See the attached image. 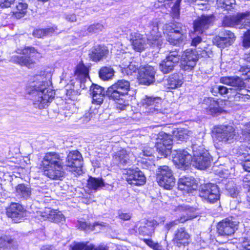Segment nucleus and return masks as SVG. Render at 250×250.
<instances>
[{
  "mask_svg": "<svg viewBox=\"0 0 250 250\" xmlns=\"http://www.w3.org/2000/svg\"><path fill=\"white\" fill-rule=\"evenodd\" d=\"M83 158L77 150L70 151L65 160L62 155L55 152L45 153L42 161L44 174L53 180H62L65 174V167L69 170L79 172L82 167Z\"/></svg>",
  "mask_w": 250,
  "mask_h": 250,
  "instance_id": "f257e3e1",
  "label": "nucleus"
},
{
  "mask_svg": "<svg viewBox=\"0 0 250 250\" xmlns=\"http://www.w3.org/2000/svg\"><path fill=\"white\" fill-rule=\"evenodd\" d=\"M50 72L42 68L32 76V103L35 107L45 108L55 97V91L49 88Z\"/></svg>",
  "mask_w": 250,
  "mask_h": 250,
  "instance_id": "f03ea898",
  "label": "nucleus"
},
{
  "mask_svg": "<svg viewBox=\"0 0 250 250\" xmlns=\"http://www.w3.org/2000/svg\"><path fill=\"white\" fill-rule=\"evenodd\" d=\"M130 87L129 81L120 80L108 88L106 91V95L110 100L117 101V108L124 110L129 106L128 101L124 100L123 97L128 94Z\"/></svg>",
  "mask_w": 250,
  "mask_h": 250,
  "instance_id": "7ed1b4c3",
  "label": "nucleus"
},
{
  "mask_svg": "<svg viewBox=\"0 0 250 250\" xmlns=\"http://www.w3.org/2000/svg\"><path fill=\"white\" fill-rule=\"evenodd\" d=\"M164 34L167 40L171 44L177 45L186 38V28L181 23H167L164 25Z\"/></svg>",
  "mask_w": 250,
  "mask_h": 250,
  "instance_id": "20e7f679",
  "label": "nucleus"
},
{
  "mask_svg": "<svg viewBox=\"0 0 250 250\" xmlns=\"http://www.w3.org/2000/svg\"><path fill=\"white\" fill-rule=\"evenodd\" d=\"M220 82L234 87L235 90L239 91L235 95V99H240L245 101L250 98V91L247 89H243L245 87V83L243 78L239 76L230 77H222L220 79Z\"/></svg>",
  "mask_w": 250,
  "mask_h": 250,
  "instance_id": "39448f33",
  "label": "nucleus"
},
{
  "mask_svg": "<svg viewBox=\"0 0 250 250\" xmlns=\"http://www.w3.org/2000/svg\"><path fill=\"white\" fill-rule=\"evenodd\" d=\"M193 166L200 169L208 167L212 160V157L203 146L193 145L192 146Z\"/></svg>",
  "mask_w": 250,
  "mask_h": 250,
  "instance_id": "423d86ee",
  "label": "nucleus"
},
{
  "mask_svg": "<svg viewBox=\"0 0 250 250\" xmlns=\"http://www.w3.org/2000/svg\"><path fill=\"white\" fill-rule=\"evenodd\" d=\"M217 141L223 144H230L237 139L235 129L230 125H219L214 129Z\"/></svg>",
  "mask_w": 250,
  "mask_h": 250,
  "instance_id": "0eeeda50",
  "label": "nucleus"
},
{
  "mask_svg": "<svg viewBox=\"0 0 250 250\" xmlns=\"http://www.w3.org/2000/svg\"><path fill=\"white\" fill-rule=\"evenodd\" d=\"M147 36L148 43L154 47L160 48L163 44L160 33L158 31V24L156 20L149 21L144 27Z\"/></svg>",
  "mask_w": 250,
  "mask_h": 250,
  "instance_id": "6e6552de",
  "label": "nucleus"
},
{
  "mask_svg": "<svg viewBox=\"0 0 250 250\" xmlns=\"http://www.w3.org/2000/svg\"><path fill=\"white\" fill-rule=\"evenodd\" d=\"M250 12L237 13L234 16H226L223 19L222 24L226 27L239 26V28H247L250 26Z\"/></svg>",
  "mask_w": 250,
  "mask_h": 250,
  "instance_id": "1a4fd4ad",
  "label": "nucleus"
},
{
  "mask_svg": "<svg viewBox=\"0 0 250 250\" xmlns=\"http://www.w3.org/2000/svg\"><path fill=\"white\" fill-rule=\"evenodd\" d=\"M199 194L203 200L210 203H214L220 198L217 186L212 183L201 185L199 189Z\"/></svg>",
  "mask_w": 250,
  "mask_h": 250,
  "instance_id": "9d476101",
  "label": "nucleus"
},
{
  "mask_svg": "<svg viewBox=\"0 0 250 250\" xmlns=\"http://www.w3.org/2000/svg\"><path fill=\"white\" fill-rule=\"evenodd\" d=\"M181 59V56L176 51H170L166 58L159 64V69L164 74L171 72Z\"/></svg>",
  "mask_w": 250,
  "mask_h": 250,
  "instance_id": "9b49d317",
  "label": "nucleus"
},
{
  "mask_svg": "<svg viewBox=\"0 0 250 250\" xmlns=\"http://www.w3.org/2000/svg\"><path fill=\"white\" fill-rule=\"evenodd\" d=\"M215 17L213 14L202 15L193 22L194 32L203 34L213 24Z\"/></svg>",
  "mask_w": 250,
  "mask_h": 250,
  "instance_id": "f8f14e48",
  "label": "nucleus"
},
{
  "mask_svg": "<svg viewBox=\"0 0 250 250\" xmlns=\"http://www.w3.org/2000/svg\"><path fill=\"white\" fill-rule=\"evenodd\" d=\"M171 153L173 162L179 167H186L191 162L192 156L186 149H175Z\"/></svg>",
  "mask_w": 250,
  "mask_h": 250,
  "instance_id": "ddd939ff",
  "label": "nucleus"
},
{
  "mask_svg": "<svg viewBox=\"0 0 250 250\" xmlns=\"http://www.w3.org/2000/svg\"><path fill=\"white\" fill-rule=\"evenodd\" d=\"M238 223L232 219L226 218L223 220L217 225V232L220 236H230L237 229Z\"/></svg>",
  "mask_w": 250,
  "mask_h": 250,
  "instance_id": "4468645a",
  "label": "nucleus"
},
{
  "mask_svg": "<svg viewBox=\"0 0 250 250\" xmlns=\"http://www.w3.org/2000/svg\"><path fill=\"white\" fill-rule=\"evenodd\" d=\"M198 56L195 50L187 49L182 57L181 68L185 71H189L195 67Z\"/></svg>",
  "mask_w": 250,
  "mask_h": 250,
  "instance_id": "2eb2a0df",
  "label": "nucleus"
},
{
  "mask_svg": "<svg viewBox=\"0 0 250 250\" xmlns=\"http://www.w3.org/2000/svg\"><path fill=\"white\" fill-rule=\"evenodd\" d=\"M6 215L11 218L13 222L18 223L21 221L26 215L23 207L17 203H11L6 208Z\"/></svg>",
  "mask_w": 250,
  "mask_h": 250,
  "instance_id": "dca6fc26",
  "label": "nucleus"
},
{
  "mask_svg": "<svg viewBox=\"0 0 250 250\" xmlns=\"http://www.w3.org/2000/svg\"><path fill=\"white\" fill-rule=\"evenodd\" d=\"M37 217L41 219H48L49 221L56 223H62L65 221V217L62 213L57 210L51 209L50 208H45L43 211H37Z\"/></svg>",
  "mask_w": 250,
  "mask_h": 250,
  "instance_id": "f3484780",
  "label": "nucleus"
},
{
  "mask_svg": "<svg viewBox=\"0 0 250 250\" xmlns=\"http://www.w3.org/2000/svg\"><path fill=\"white\" fill-rule=\"evenodd\" d=\"M224 102L222 100H215L211 97L205 98L203 102V107L207 109L210 114L215 115L223 111L222 107Z\"/></svg>",
  "mask_w": 250,
  "mask_h": 250,
  "instance_id": "a211bd4d",
  "label": "nucleus"
},
{
  "mask_svg": "<svg viewBox=\"0 0 250 250\" xmlns=\"http://www.w3.org/2000/svg\"><path fill=\"white\" fill-rule=\"evenodd\" d=\"M161 99L159 98L146 97L142 99L141 104L145 110V112L148 114H158L162 112V110L159 108Z\"/></svg>",
  "mask_w": 250,
  "mask_h": 250,
  "instance_id": "6ab92c4d",
  "label": "nucleus"
},
{
  "mask_svg": "<svg viewBox=\"0 0 250 250\" xmlns=\"http://www.w3.org/2000/svg\"><path fill=\"white\" fill-rule=\"evenodd\" d=\"M125 178L129 184L135 186H142L146 183V177L138 168L128 169Z\"/></svg>",
  "mask_w": 250,
  "mask_h": 250,
  "instance_id": "aec40b11",
  "label": "nucleus"
},
{
  "mask_svg": "<svg viewBox=\"0 0 250 250\" xmlns=\"http://www.w3.org/2000/svg\"><path fill=\"white\" fill-rule=\"evenodd\" d=\"M177 211H183L184 213L182 214L180 219L170 222L166 225L165 227L167 230H169L174 226L177 225L178 223H183L188 220L195 217V215L192 214L193 211V208L188 206H179L178 207Z\"/></svg>",
  "mask_w": 250,
  "mask_h": 250,
  "instance_id": "412c9836",
  "label": "nucleus"
},
{
  "mask_svg": "<svg viewBox=\"0 0 250 250\" xmlns=\"http://www.w3.org/2000/svg\"><path fill=\"white\" fill-rule=\"evenodd\" d=\"M234 34L229 30L222 31L220 35L215 37L213 43L219 48H224L230 45L235 40Z\"/></svg>",
  "mask_w": 250,
  "mask_h": 250,
  "instance_id": "4be33fe9",
  "label": "nucleus"
},
{
  "mask_svg": "<svg viewBox=\"0 0 250 250\" xmlns=\"http://www.w3.org/2000/svg\"><path fill=\"white\" fill-rule=\"evenodd\" d=\"M190 235L185 228L177 229L174 233L173 243L178 248L184 247L189 244Z\"/></svg>",
  "mask_w": 250,
  "mask_h": 250,
  "instance_id": "5701e85b",
  "label": "nucleus"
},
{
  "mask_svg": "<svg viewBox=\"0 0 250 250\" xmlns=\"http://www.w3.org/2000/svg\"><path fill=\"white\" fill-rule=\"evenodd\" d=\"M155 71L153 67L147 66L139 72V81L143 84L149 85L154 81Z\"/></svg>",
  "mask_w": 250,
  "mask_h": 250,
  "instance_id": "b1692460",
  "label": "nucleus"
},
{
  "mask_svg": "<svg viewBox=\"0 0 250 250\" xmlns=\"http://www.w3.org/2000/svg\"><path fill=\"white\" fill-rule=\"evenodd\" d=\"M178 188L188 193H192L195 190L197 186L195 179L192 177L183 176L179 178L178 181Z\"/></svg>",
  "mask_w": 250,
  "mask_h": 250,
  "instance_id": "393cba45",
  "label": "nucleus"
},
{
  "mask_svg": "<svg viewBox=\"0 0 250 250\" xmlns=\"http://www.w3.org/2000/svg\"><path fill=\"white\" fill-rule=\"evenodd\" d=\"M108 53V50L104 45H98L93 46L89 50V57L92 61L97 62L101 61Z\"/></svg>",
  "mask_w": 250,
  "mask_h": 250,
  "instance_id": "a878e982",
  "label": "nucleus"
},
{
  "mask_svg": "<svg viewBox=\"0 0 250 250\" xmlns=\"http://www.w3.org/2000/svg\"><path fill=\"white\" fill-rule=\"evenodd\" d=\"M31 53L30 47L25 48L22 50V56H14L12 57L11 60L15 63L26 66L29 68L31 65Z\"/></svg>",
  "mask_w": 250,
  "mask_h": 250,
  "instance_id": "bb28decb",
  "label": "nucleus"
},
{
  "mask_svg": "<svg viewBox=\"0 0 250 250\" xmlns=\"http://www.w3.org/2000/svg\"><path fill=\"white\" fill-rule=\"evenodd\" d=\"M130 40L134 49L137 51H142L144 50L146 43V39L143 35L138 32H131Z\"/></svg>",
  "mask_w": 250,
  "mask_h": 250,
  "instance_id": "cd10ccee",
  "label": "nucleus"
},
{
  "mask_svg": "<svg viewBox=\"0 0 250 250\" xmlns=\"http://www.w3.org/2000/svg\"><path fill=\"white\" fill-rule=\"evenodd\" d=\"M90 91L92 95L93 103L100 105L103 103L105 96L104 88L97 84L90 86Z\"/></svg>",
  "mask_w": 250,
  "mask_h": 250,
  "instance_id": "c85d7f7f",
  "label": "nucleus"
},
{
  "mask_svg": "<svg viewBox=\"0 0 250 250\" xmlns=\"http://www.w3.org/2000/svg\"><path fill=\"white\" fill-rule=\"evenodd\" d=\"M87 187L91 190H98L103 188H109V187H111V186L105 183L102 178H95L90 176L87 180Z\"/></svg>",
  "mask_w": 250,
  "mask_h": 250,
  "instance_id": "c756f323",
  "label": "nucleus"
},
{
  "mask_svg": "<svg viewBox=\"0 0 250 250\" xmlns=\"http://www.w3.org/2000/svg\"><path fill=\"white\" fill-rule=\"evenodd\" d=\"M183 83L182 75L180 73H174L167 79L165 85L168 88L175 89L181 86Z\"/></svg>",
  "mask_w": 250,
  "mask_h": 250,
  "instance_id": "7c9ffc66",
  "label": "nucleus"
},
{
  "mask_svg": "<svg viewBox=\"0 0 250 250\" xmlns=\"http://www.w3.org/2000/svg\"><path fill=\"white\" fill-rule=\"evenodd\" d=\"M131 153L126 150H121L114 156V160L119 167L124 166L129 163Z\"/></svg>",
  "mask_w": 250,
  "mask_h": 250,
  "instance_id": "2f4dec72",
  "label": "nucleus"
},
{
  "mask_svg": "<svg viewBox=\"0 0 250 250\" xmlns=\"http://www.w3.org/2000/svg\"><path fill=\"white\" fill-rule=\"evenodd\" d=\"M163 178L164 179L161 178L157 179L160 186L167 189H170L174 187L175 184V179L173 175L172 171L170 172V174H167V176Z\"/></svg>",
  "mask_w": 250,
  "mask_h": 250,
  "instance_id": "473e14b6",
  "label": "nucleus"
},
{
  "mask_svg": "<svg viewBox=\"0 0 250 250\" xmlns=\"http://www.w3.org/2000/svg\"><path fill=\"white\" fill-rule=\"evenodd\" d=\"M155 224L154 221H147L139 228V232L143 235L150 236L154 232Z\"/></svg>",
  "mask_w": 250,
  "mask_h": 250,
  "instance_id": "72a5a7b5",
  "label": "nucleus"
},
{
  "mask_svg": "<svg viewBox=\"0 0 250 250\" xmlns=\"http://www.w3.org/2000/svg\"><path fill=\"white\" fill-rule=\"evenodd\" d=\"M114 73V69L111 66H104L101 68L99 75L101 79L106 81L112 79Z\"/></svg>",
  "mask_w": 250,
  "mask_h": 250,
  "instance_id": "f704fd0d",
  "label": "nucleus"
},
{
  "mask_svg": "<svg viewBox=\"0 0 250 250\" xmlns=\"http://www.w3.org/2000/svg\"><path fill=\"white\" fill-rule=\"evenodd\" d=\"M16 192L21 198L26 200L30 198L31 191L29 188L24 185L20 184L16 188Z\"/></svg>",
  "mask_w": 250,
  "mask_h": 250,
  "instance_id": "c9c22d12",
  "label": "nucleus"
},
{
  "mask_svg": "<svg viewBox=\"0 0 250 250\" xmlns=\"http://www.w3.org/2000/svg\"><path fill=\"white\" fill-rule=\"evenodd\" d=\"M188 131L182 128L176 129L173 131V139L179 141H185L188 138Z\"/></svg>",
  "mask_w": 250,
  "mask_h": 250,
  "instance_id": "e433bc0d",
  "label": "nucleus"
},
{
  "mask_svg": "<svg viewBox=\"0 0 250 250\" xmlns=\"http://www.w3.org/2000/svg\"><path fill=\"white\" fill-rule=\"evenodd\" d=\"M120 66L122 69H124L128 75H131L132 73L136 72L139 67L138 64L136 65L134 63L130 62H128L126 64H124V60H122Z\"/></svg>",
  "mask_w": 250,
  "mask_h": 250,
  "instance_id": "4c0bfd02",
  "label": "nucleus"
},
{
  "mask_svg": "<svg viewBox=\"0 0 250 250\" xmlns=\"http://www.w3.org/2000/svg\"><path fill=\"white\" fill-rule=\"evenodd\" d=\"M27 5L25 3H19L16 6V9L13 12V15L18 19L23 17L27 11Z\"/></svg>",
  "mask_w": 250,
  "mask_h": 250,
  "instance_id": "58836bf2",
  "label": "nucleus"
},
{
  "mask_svg": "<svg viewBox=\"0 0 250 250\" xmlns=\"http://www.w3.org/2000/svg\"><path fill=\"white\" fill-rule=\"evenodd\" d=\"M79 229L86 231H90L94 230V228L97 226H105V223L98 222L94 223L93 225L86 223L85 222L80 221L79 222Z\"/></svg>",
  "mask_w": 250,
  "mask_h": 250,
  "instance_id": "ea45409f",
  "label": "nucleus"
},
{
  "mask_svg": "<svg viewBox=\"0 0 250 250\" xmlns=\"http://www.w3.org/2000/svg\"><path fill=\"white\" fill-rule=\"evenodd\" d=\"M71 250H93V245L88 243H74L70 245Z\"/></svg>",
  "mask_w": 250,
  "mask_h": 250,
  "instance_id": "a19ab883",
  "label": "nucleus"
},
{
  "mask_svg": "<svg viewBox=\"0 0 250 250\" xmlns=\"http://www.w3.org/2000/svg\"><path fill=\"white\" fill-rule=\"evenodd\" d=\"M173 138L171 139L170 137L164 132H161L159 134L157 138V140L159 141L166 147L171 150V145L172 143Z\"/></svg>",
  "mask_w": 250,
  "mask_h": 250,
  "instance_id": "79ce46f5",
  "label": "nucleus"
},
{
  "mask_svg": "<svg viewBox=\"0 0 250 250\" xmlns=\"http://www.w3.org/2000/svg\"><path fill=\"white\" fill-rule=\"evenodd\" d=\"M13 241V240L8 236L2 235L0 236V250H7Z\"/></svg>",
  "mask_w": 250,
  "mask_h": 250,
  "instance_id": "37998d69",
  "label": "nucleus"
},
{
  "mask_svg": "<svg viewBox=\"0 0 250 250\" xmlns=\"http://www.w3.org/2000/svg\"><path fill=\"white\" fill-rule=\"evenodd\" d=\"M172 171L171 169L167 166H162L159 167L156 170L157 179L159 178L163 179L164 177L170 174Z\"/></svg>",
  "mask_w": 250,
  "mask_h": 250,
  "instance_id": "c03bdc74",
  "label": "nucleus"
},
{
  "mask_svg": "<svg viewBox=\"0 0 250 250\" xmlns=\"http://www.w3.org/2000/svg\"><path fill=\"white\" fill-rule=\"evenodd\" d=\"M155 147L157 150L162 156L166 157L171 153V151L158 140L155 143Z\"/></svg>",
  "mask_w": 250,
  "mask_h": 250,
  "instance_id": "a18cd8bd",
  "label": "nucleus"
},
{
  "mask_svg": "<svg viewBox=\"0 0 250 250\" xmlns=\"http://www.w3.org/2000/svg\"><path fill=\"white\" fill-rule=\"evenodd\" d=\"M217 3L220 7L227 10H230L233 8L235 4V0H217Z\"/></svg>",
  "mask_w": 250,
  "mask_h": 250,
  "instance_id": "49530a36",
  "label": "nucleus"
},
{
  "mask_svg": "<svg viewBox=\"0 0 250 250\" xmlns=\"http://www.w3.org/2000/svg\"><path fill=\"white\" fill-rule=\"evenodd\" d=\"M104 26L101 23H97L90 25L87 28V32L89 33H98L103 30Z\"/></svg>",
  "mask_w": 250,
  "mask_h": 250,
  "instance_id": "de8ad7c7",
  "label": "nucleus"
},
{
  "mask_svg": "<svg viewBox=\"0 0 250 250\" xmlns=\"http://www.w3.org/2000/svg\"><path fill=\"white\" fill-rule=\"evenodd\" d=\"M226 188L231 197L233 198L237 197L239 191L237 187L235 186H233L232 183H228L226 186Z\"/></svg>",
  "mask_w": 250,
  "mask_h": 250,
  "instance_id": "09e8293b",
  "label": "nucleus"
},
{
  "mask_svg": "<svg viewBox=\"0 0 250 250\" xmlns=\"http://www.w3.org/2000/svg\"><path fill=\"white\" fill-rule=\"evenodd\" d=\"M239 72L241 73L240 77L244 80L250 79V67L240 66Z\"/></svg>",
  "mask_w": 250,
  "mask_h": 250,
  "instance_id": "8fccbe9b",
  "label": "nucleus"
},
{
  "mask_svg": "<svg viewBox=\"0 0 250 250\" xmlns=\"http://www.w3.org/2000/svg\"><path fill=\"white\" fill-rule=\"evenodd\" d=\"M242 45L245 48L250 47V29L248 30L244 34Z\"/></svg>",
  "mask_w": 250,
  "mask_h": 250,
  "instance_id": "3c124183",
  "label": "nucleus"
},
{
  "mask_svg": "<svg viewBox=\"0 0 250 250\" xmlns=\"http://www.w3.org/2000/svg\"><path fill=\"white\" fill-rule=\"evenodd\" d=\"M239 147L240 150L238 151H237V149H233L234 152L236 151V154H238L240 156L243 157L244 158V160H247V159H248L250 161V155L247 152H244L243 151V149L245 148V146L241 145Z\"/></svg>",
  "mask_w": 250,
  "mask_h": 250,
  "instance_id": "603ef678",
  "label": "nucleus"
},
{
  "mask_svg": "<svg viewBox=\"0 0 250 250\" xmlns=\"http://www.w3.org/2000/svg\"><path fill=\"white\" fill-rule=\"evenodd\" d=\"M144 241L154 250H164L163 247L158 243H155L151 239H144Z\"/></svg>",
  "mask_w": 250,
  "mask_h": 250,
  "instance_id": "864d4df0",
  "label": "nucleus"
},
{
  "mask_svg": "<svg viewBox=\"0 0 250 250\" xmlns=\"http://www.w3.org/2000/svg\"><path fill=\"white\" fill-rule=\"evenodd\" d=\"M154 150L152 148H145L142 150L139 154V157L143 158V157H151L152 156Z\"/></svg>",
  "mask_w": 250,
  "mask_h": 250,
  "instance_id": "5fc2aeb1",
  "label": "nucleus"
},
{
  "mask_svg": "<svg viewBox=\"0 0 250 250\" xmlns=\"http://www.w3.org/2000/svg\"><path fill=\"white\" fill-rule=\"evenodd\" d=\"M243 185L244 188L248 189V193H249L250 192V172L244 177Z\"/></svg>",
  "mask_w": 250,
  "mask_h": 250,
  "instance_id": "6e6d98bb",
  "label": "nucleus"
},
{
  "mask_svg": "<svg viewBox=\"0 0 250 250\" xmlns=\"http://www.w3.org/2000/svg\"><path fill=\"white\" fill-rule=\"evenodd\" d=\"M76 72L83 74L85 77L88 75V69L83 64H79L77 65Z\"/></svg>",
  "mask_w": 250,
  "mask_h": 250,
  "instance_id": "4d7b16f0",
  "label": "nucleus"
},
{
  "mask_svg": "<svg viewBox=\"0 0 250 250\" xmlns=\"http://www.w3.org/2000/svg\"><path fill=\"white\" fill-rule=\"evenodd\" d=\"M242 134L245 139L250 140V122L246 124L244 128L242 129Z\"/></svg>",
  "mask_w": 250,
  "mask_h": 250,
  "instance_id": "13d9d810",
  "label": "nucleus"
},
{
  "mask_svg": "<svg viewBox=\"0 0 250 250\" xmlns=\"http://www.w3.org/2000/svg\"><path fill=\"white\" fill-rule=\"evenodd\" d=\"M214 89L218 91L221 95H226L229 92V89L222 85H215Z\"/></svg>",
  "mask_w": 250,
  "mask_h": 250,
  "instance_id": "bf43d9fd",
  "label": "nucleus"
},
{
  "mask_svg": "<svg viewBox=\"0 0 250 250\" xmlns=\"http://www.w3.org/2000/svg\"><path fill=\"white\" fill-rule=\"evenodd\" d=\"M15 0H0V7L7 8L11 6Z\"/></svg>",
  "mask_w": 250,
  "mask_h": 250,
  "instance_id": "052dcab7",
  "label": "nucleus"
},
{
  "mask_svg": "<svg viewBox=\"0 0 250 250\" xmlns=\"http://www.w3.org/2000/svg\"><path fill=\"white\" fill-rule=\"evenodd\" d=\"M95 114L94 112H92L91 108L90 109L88 113H85L84 115L82 118L83 121L87 122L90 120V119L93 117Z\"/></svg>",
  "mask_w": 250,
  "mask_h": 250,
  "instance_id": "680f3d73",
  "label": "nucleus"
},
{
  "mask_svg": "<svg viewBox=\"0 0 250 250\" xmlns=\"http://www.w3.org/2000/svg\"><path fill=\"white\" fill-rule=\"evenodd\" d=\"M43 189L39 186H34V188H32V194H35L36 196H42L43 194L42 191Z\"/></svg>",
  "mask_w": 250,
  "mask_h": 250,
  "instance_id": "e2e57ef3",
  "label": "nucleus"
},
{
  "mask_svg": "<svg viewBox=\"0 0 250 250\" xmlns=\"http://www.w3.org/2000/svg\"><path fill=\"white\" fill-rule=\"evenodd\" d=\"M242 247L250 246V236L243 237L240 239Z\"/></svg>",
  "mask_w": 250,
  "mask_h": 250,
  "instance_id": "0e129e2a",
  "label": "nucleus"
},
{
  "mask_svg": "<svg viewBox=\"0 0 250 250\" xmlns=\"http://www.w3.org/2000/svg\"><path fill=\"white\" fill-rule=\"evenodd\" d=\"M32 35L38 38L44 37V31L43 29H39L34 30Z\"/></svg>",
  "mask_w": 250,
  "mask_h": 250,
  "instance_id": "69168bd1",
  "label": "nucleus"
},
{
  "mask_svg": "<svg viewBox=\"0 0 250 250\" xmlns=\"http://www.w3.org/2000/svg\"><path fill=\"white\" fill-rule=\"evenodd\" d=\"M43 29L44 31V36H47L52 35L54 32L57 30V28L56 27H52Z\"/></svg>",
  "mask_w": 250,
  "mask_h": 250,
  "instance_id": "338daca9",
  "label": "nucleus"
},
{
  "mask_svg": "<svg viewBox=\"0 0 250 250\" xmlns=\"http://www.w3.org/2000/svg\"><path fill=\"white\" fill-rule=\"evenodd\" d=\"M242 166L243 168L246 171H248L250 172V161L248 159L247 160H244V162L242 163Z\"/></svg>",
  "mask_w": 250,
  "mask_h": 250,
  "instance_id": "774afa93",
  "label": "nucleus"
}]
</instances>
